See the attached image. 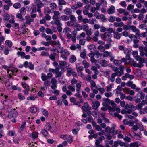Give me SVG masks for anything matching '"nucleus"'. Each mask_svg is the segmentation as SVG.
Masks as SVG:
<instances>
[{"label": "nucleus", "instance_id": "052dcab7", "mask_svg": "<svg viewBox=\"0 0 147 147\" xmlns=\"http://www.w3.org/2000/svg\"><path fill=\"white\" fill-rule=\"evenodd\" d=\"M67 24L69 26H72L74 24V22L71 21H68L67 22Z\"/></svg>", "mask_w": 147, "mask_h": 147}, {"label": "nucleus", "instance_id": "473e14b6", "mask_svg": "<svg viewBox=\"0 0 147 147\" xmlns=\"http://www.w3.org/2000/svg\"><path fill=\"white\" fill-rule=\"evenodd\" d=\"M110 71H102V73L103 75L107 78H109L110 75Z\"/></svg>", "mask_w": 147, "mask_h": 147}, {"label": "nucleus", "instance_id": "3c124183", "mask_svg": "<svg viewBox=\"0 0 147 147\" xmlns=\"http://www.w3.org/2000/svg\"><path fill=\"white\" fill-rule=\"evenodd\" d=\"M13 7L15 9L19 8L21 7V5L19 3H16L13 5Z\"/></svg>", "mask_w": 147, "mask_h": 147}, {"label": "nucleus", "instance_id": "79ce46f5", "mask_svg": "<svg viewBox=\"0 0 147 147\" xmlns=\"http://www.w3.org/2000/svg\"><path fill=\"white\" fill-rule=\"evenodd\" d=\"M19 11L20 13L22 15H25L26 12V9L24 7H22L20 10Z\"/></svg>", "mask_w": 147, "mask_h": 147}, {"label": "nucleus", "instance_id": "39448f33", "mask_svg": "<svg viewBox=\"0 0 147 147\" xmlns=\"http://www.w3.org/2000/svg\"><path fill=\"white\" fill-rule=\"evenodd\" d=\"M59 65L61 67H67L70 65L69 63L64 61H61L59 62Z\"/></svg>", "mask_w": 147, "mask_h": 147}, {"label": "nucleus", "instance_id": "bf43d9fd", "mask_svg": "<svg viewBox=\"0 0 147 147\" xmlns=\"http://www.w3.org/2000/svg\"><path fill=\"white\" fill-rule=\"evenodd\" d=\"M97 48L100 51V52H103L105 50L104 47L101 45L98 46Z\"/></svg>", "mask_w": 147, "mask_h": 147}, {"label": "nucleus", "instance_id": "13d9d810", "mask_svg": "<svg viewBox=\"0 0 147 147\" xmlns=\"http://www.w3.org/2000/svg\"><path fill=\"white\" fill-rule=\"evenodd\" d=\"M5 44L8 46L9 47H11L12 46V43L11 41L9 40H7L5 42Z\"/></svg>", "mask_w": 147, "mask_h": 147}, {"label": "nucleus", "instance_id": "37998d69", "mask_svg": "<svg viewBox=\"0 0 147 147\" xmlns=\"http://www.w3.org/2000/svg\"><path fill=\"white\" fill-rule=\"evenodd\" d=\"M63 31L64 33H68L71 32V31L69 28L66 27L63 29Z\"/></svg>", "mask_w": 147, "mask_h": 147}, {"label": "nucleus", "instance_id": "774afa93", "mask_svg": "<svg viewBox=\"0 0 147 147\" xmlns=\"http://www.w3.org/2000/svg\"><path fill=\"white\" fill-rule=\"evenodd\" d=\"M83 29L84 31H86L89 29V27L88 25L86 24L83 25Z\"/></svg>", "mask_w": 147, "mask_h": 147}, {"label": "nucleus", "instance_id": "5701e85b", "mask_svg": "<svg viewBox=\"0 0 147 147\" xmlns=\"http://www.w3.org/2000/svg\"><path fill=\"white\" fill-rule=\"evenodd\" d=\"M112 53L111 52H108L107 51H105L103 53V56L104 57H108L111 56Z\"/></svg>", "mask_w": 147, "mask_h": 147}, {"label": "nucleus", "instance_id": "2f4dec72", "mask_svg": "<svg viewBox=\"0 0 147 147\" xmlns=\"http://www.w3.org/2000/svg\"><path fill=\"white\" fill-rule=\"evenodd\" d=\"M10 18V16L8 14H5L3 17V19L4 21H8Z\"/></svg>", "mask_w": 147, "mask_h": 147}, {"label": "nucleus", "instance_id": "ea45409f", "mask_svg": "<svg viewBox=\"0 0 147 147\" xmlns=\"http://www.w3.org/2000/svg\"><path fill=\"white\" fill-rule=\"evenodd\" d=\"M76 87L77 88L76 89V91L78 92H80L81 90V85L80 83H77L76 85Z\"/></svg>", "mask_w": 147, "mask_h": 147}, {"label": "nucleus", "instance_id": "de8ad7c7", "mask_svg": "<svg viewBox=\"0 0 147 147\" xmlns=\"http://www.w3.org/2000/svg\"><path fill=\"white\" fill-rule=\"evenodd\" d=\"M113 62L115 65L117 66L121 64V61L118 60H114Z\"/></svg>", "mask_w": 147, "mask_h": 147}, {"label": "nucleus", "instance_id": "4468645a", "mask_svg": "<svg viewBox=\"0 0 147 147\" xmlns=\"http://www.w3.org/2000/svg\"><path fill=\"white\" fill-rule=\"evenodd\" d=\"M133 137L136 140H139L142 137V135L140 133H135L133 132L132 134Z\"/></svg>", "mask_w": 147, "mask_h": 147}, {"label": "nucleus", "instance_id": "f257e3e1", "mask_svg": "<svg viewBox=\"0 0 147 147\" xmlns=\"http://www.w3.org/2000/svg\"><path fill=\"white\" fill-rule=\"evenodd\" d=\"M101 38L104 40L107 41L108 43H113V42L111 39L112 34L108 32H105L101 36Z\"/></svg>", "mask_w": 147, "mask_h": 147}, {"label": "nucleus", "instance_id": "680f3d73", "mask_svg": "<svg viewBox=\"0 0 147 147\" xmlns=\"http://www.w3.org/2000/svg\"><path fill=\"white\" fill-rule=\"evenodd\" d=\"M115 17H113L112 16H111L109 19V21L111 22H113L115 21Z\"/></svg>", "mask_w": 147, "mask_h": 147}, {"label": "nucleus", "instance_id": "f03ea898", "mask_svg": "<svg viewBox=\"0 0 147 147\" xmlns=\"http://www.w3.org/2000/svg\"><path fill=\"white\" fill-rule=\"evenodd\" d=\"M61 53L60 56L64 60H66L67 59V56L70 55V52L66 49H63V47L60 52Z\"/></svg>", "mask_w": 147, "mask_h": 147}, {"label": "nucleus", "instance_id": "0e129e2a", "mask_svg": "<svg viewBox=\"0 0 147 147\" xmlns=\"http://www.w3.org/2000/svg\"><path fill=\"white\" fill-rule=\"evenodd\" d=\"M88 49L90 50H94L95 49V46L93 44L91 45L88 47Z\"/></svg>", "mask_w": 147, "mask_h": 147}, {"label": "nucleus", "instance_id": "423d86ee", "mask_svg": "<svg viewBox=\"0 0 147 147\" xmlns=\"http://www.w3.org/2000/svg\"><path fill=\"white\" fill-rule=\"evenodd\" d=\"M36 4L37 7V11L39 13H40L41 12V8L42 7L44 6V4L41 1Z\"/></svg>", "mask_w": 147, "mask_h": 147}, {"label": "nucleus", "instance_id": "09e8293b", "mask_svg": "<svg viewBox=\"0 0 147 147\" xmlns=\"http://www.w3.org/2000/svg\"><path fill=\"white\" fill-rule=\"evenodd\" d=\"M86 34L87 36H90L92 34V29L91 28L89 29L86 31Z\"/></svg>", "mask_w": 147, "mask_h": 147}, {"label": "nucleus", "instance_id": "b1692460", "mask_svg": "<svg viewBox=\"0 0 147 147\" xmlns=\"http://www.w3.org/2000/svg\"><path fill=\"white\" fill-rule=\"evenodd\" d=\"M139 113L141 114H144L147 113V106L141 109L140 110Z\"/></svg>", "mask_w": 147, "mask_h": 147}, {"label": "nucleus", "instance_id": "a878e982", "mask_svg": "<svg viewBox=\"0 0 147 147\" xmlns=\"http://www.w3.org/2000/svg\"><path fill=\"white\" fill-rule=\"evenodd\" d=\"M69 17L67 15H63L60 18V20H61L66 21L69 20Z\"/></svg>", "mask_w": 147, "mask_h": 147}, {"label": "nucleus", "instance_id": "20e7f679", "mask_svg": "<svg viewBox=\"0 0 147 147\" xmlns=\"http://www.w3.org/2000/svg\"><path fill=\"white\" fill-rule=\"evenodd\" d=\"M21 85L22 87L25 90H23V92L25 95H27L28 94V92L30 90L29 86L25 82H22Z\"/></svg>", "mask_w": 147, "mask_h": 147}, {"label": "nucleus", "instance_id": "f3484780", "mask_svg": "<svg viewBox=\"0 0 147 147\" xmlns=\"http://www.w3.org/2000/svg\"><path fill=\"white\" fill-rule=\"evenodd\" d=\"M125 69L124 67L122 65H121L119 66L120 71H119L117 73L119 76H121L124 74V71Z\"/></svg>", "mask_w": 147, "mask_h": 147}, {"label": "nucleus", "instance_id": "a18cd8bd", "mask_svg": "<svg viewBox=\"0 0 147 147\" xmlns=\"http://www.w3.org/2000/svg\"><path fill=\"white\" fill-rule=\"evenodd\" d=\"M58 4L59 5H64L66 3L64 0H58Z\"/></svg>", "mask_w": 147, "mask_h": 147}, {"label": "nucleus", "instance_id": "393cba45", "mask_svg": "<svg viewBox=\"0 0 147 147\" xmlns=\"http://www.w3.org/2000/svg\"><path fill=\"white\" fill-rule=\"evenodd\" d=\"M100 2V4L102 6L104 7H106L107 5L106 0H98Z\"/></svg>", "mask_w": 147, "mask_h": 147}, {"label": "nucleus", "instance_id": "49530a36", "mask_svg": "<svg viewBox=\"0 0 147 147\" xmlns=\"http://www.w3.org/2000/svg\"><path fill=\"white\" fill-rule=\"evenodd\" d=\"M30 111L32 113H35L37 111V108L35 107H32L30 108Z\"/></svg>", "mask_w": 147, "mask_h": 147}, {"label": "nucleus", "instance_id": "c85d7f7f", "mask_svg": "<svg viewBox=\"0 0 147 147\" xmlns=\"http://www.w3.org/2000/svg\"><path fill=\"white\" fill-rule=\"evenodd\" d=\"M72 11L70 8H66L64 10L65 13L67 15H70L72 13Z\"/></svg>", "mask_w": 147, "mask_h": 147}, {"label": "nucleus", "instance_id": "6e6552de", "mask_svg": "<svg viewBox=\"0 0 147 147\" xmlns=\"http://www.w3.org/2000/svg\"><path fill=\"white\" fill-rule=\"evenodd\" d=\"M26 24L28 25L31 24V22H34V19L31 18L29 16H26L25 17Z\"/></svg>", "mask_w": 147, "mask_h": 147}, {"label": "nucleus", "instance_id": "cd10ccee", "mask_svg": "<svg viewBox=\"0 0 147 147\" xmlns=\"http://www.w3.org/2000/svg\"><path fill=\"white\" fill-rule=\"evenodd\" d=\"M82 63L84 65V67L85 68H88L89 66V63L86 60H83L82 62Z\"/></svg>", "mask_w": 147, "mask_h": 147}, {"label": "nucleus", "instance_id": "e2e57ef3", "mask_svg": "<svg viewBox=\"0 0 147 147\" xmlns=\"http://www.w3.org/2000/svg\"><path fill=\"white\" fill-rule=\"evenodd\" d=\"M125 10V9L122 8H119L117 9V11L120 14L123 13Z\"/></svg>", "mask_w": 147, "mask_h": 147}, {"label": "nucleus", "instance_id": "603ef678", "mask_svg": "<svg viewBox=\"0 0 147 147\" xmlns=\"http://www.w3.org/2000/svg\"><path fill=\"white\" fill-rule=\"evenodd\" d=\"M86 53L85 51L82 52L80 53V56L83 59H85L86 57Z\"/></svg>", "mask_w": 147, "mask_h": 147}, {"label": "nucleus", "instance_id": "2eb2a0df", "mask_svg": "<svg viewBox=\"0 0 147 147\" xmlns=\"http://www.w3.org/2000/svg\"><path fill=\"white\" fill-rule=\"evenodd\" d=\"M115 131V129L113 127L110 128L109 126H107L105 129V131L109 133H113Z\"/></svg>", "mask_w": 147, "mask_h": 147}, {"label": "nucleus", "instance_id": "7ed1b4c3", "mask_svg": "<svg viewBox=\"0 0 147 147\" xmlns=\"http://www.w3.org/2000/svg\"><path fill=\"white\" fill-rule=\"evenodd\" d=\"M129 27L132 31L135 33L136 35L138 37H140V33L138 28H137L135 26L133 25L130 26Z\"/></svg>", "mask_w": 147, "mask_h": 147}, {"label": "nucleus", "instance_id": "c03bdc74", "mask_svg": "<svg viewBox=\"0 0 147 147\" xmlns=\"http://www.w3.org/2000/svg\"><path fill=\"white\" fill-rule=\"evenodd\" d=\"M18 98L21 100H24L25 98L23 95L21 93H19L18 94Z\"/></svg>", "mask_w": 147, "mask_h": 147}, {"label": "nucleus", "instance_id": "a19ab883", "mask_svg": "<svg viewBox=\"0 0 147 147\" xmlns=\"http://www.w3.org/2000/svg\"><path fill=\"white\" fill-rule=\"evenodd\" d=\"M69 17L70 21L74 22H75L76 21V18L74 15L72 14L70 15L69 16Z\"/></svg>", "mask_w": 147, "mask_h": 147}, {"label": "nucleus", "instance_id": "aec40b11", "mask_svg": "<svg viewBox=\"0 0 147 147\" xmlns=\"http://www.w3.org/2000/svg\"><path fill=\"white\" fill-rule=\"evenodd\" d=\"M132 65L135 67H141L143 66V64L142 63H137L136 62L133 61L132 62Z\"/></svg>", "mask_w": 147, "mask_h": 147}, {"label": "nucleus", "instance_id": "69168bd1", "mask_svg": "<svg viewBox=\"0 0 147 147\" xmlns=\"http://www.w3.org/2000/svg\"><path fill=\"white\" fill-rule=\"evenodd\" d=\"M97 89L99 90L101 94H103L105 92V89L103 88H97Z\"/></svg>", "mask_w": 147, "mask_h": 147}, {"label": "nucleus", "instance_id": "4c0bfd02", "mask_svg": "<svg viewBox=\"0 0 147 147\" xmlns=\"http://www.w3.org/2000/svg\"><path fill=\"white\" fill-rule=\"evenodd\" d=\"M90 83L91 85V90H93V88H97L95 83L93 80H91L90 81Z\"/></svg>", "mask_w": 147, "mask_h": 147}, {"label": "nucleus", "instance_id": "4be33fe9", "mask_svg": "<svg viewBox=\"0 0 147 147\" xmlns=\"http://www.w3.org/2000/svg\"><path fill=\"white\" fill-rule=\"evenodd\" d=\"M49 7L51 10H55L57 8V5L54 2H51L50 3Z\"/></svg>", "mask_w": 147, "mask_h": 147}, {"label": "nucleus", "instance_id": "c756f323", "mask_svg": "<svg viewBox=\"0 0 147 147\" xmlns=\"http://www.w3.org/2000/svg\"><path fill=\"white\" fill-rule=\"evenodd\" d=\"M54 20L55 24L57 26H61L62 25L61 23L60 20H59V18H53Z\"/></svg>", "mask_w": 147, "mask_h": 147}, {"label": "nucleus", "instance_id": "1a4fd4ad", "mask_svg": "<svg viewBox=\"0 0 147 147\" xmlns=\"http://www.w3.org/2000/svg\"><path fill=\"white\" fill-rule=\"evenodd\" d=\"M51 82L52 85L51 86V88L53 89L57 88V80L55 78H53L51 79Z\"/></svg>", "mask_w": 147, "mask_h": 147}, {"label": "nucleus", "instance_id": "a211bd4d", "mask_svg": "<svg viewBox=\"0 0 147 147\" xmlns=\"http://www.w3.org/2000/svg\"><path fill=\"white\" fill-rule=\"evenodd\" d=\"M76 59L75 56L74 55H71L70 57L69 61L71 63H73L76 61Z\"/></svg>", "mask_w": 147, "mask_h": 147}, {"label": "nucleus", "instance_id": "7c9ffc66", "mask_svg": "<svg viewBox=\"0 0 147 147\" xmlns=\"http://www.w3.org/2000/svg\"><path fill=\"white\" fill-rule=\"evenodd\" d=\"M114 33L113 36L114 38L117 39H119L121 38V34L118 32H113Z\"/></svg>", "mask_w": 147, "mask_h": 147}, {"label": "nucleus", "instance_id": "0eeeda50", "mask_svg": "<svg viewBox=\"0 0 147 147\" xmlns=\"http://www.w3.org/2000/svg\"><path fill=\"white\" fill-rule=\"evenodd\" d=\"M29 136L32 140H35L38 138V133L36 131H34L30 134Z\"/></svg>", "mask_w": 147, "mask_h": 147}, {"label": "nucleus", "instance_id": "ddd939ff", "mask_svg": "<svg viewBox=\"0 0 147 147\" xmlns=\"http://www.w3.org/2000/svg\"><path fill=\"white\" fill-rule=\"evenodd\" d=\"M115 7L113 5H111L107 10V12L109 14H112L115 12Z\"/></svg>", "mask_w": 147, "mask_h": 147}, {"label": "nucleus", "instance_id": "864d4df0", "mask_svg": "<svg viewBox=\"0 0 147 147\" xmlns=\"http://www.w3.org/2000/svg\"><path fill=\"white\" fill-rule=\"evenodd\" d=\"M68 88L72 92H74L75 90V87L72 85H69L68 87Z\"/></svg>", "mask_w": 147, "mask_h": 147}, {"label": "nucleus", "instance_id": "4d7b16f0", "mask_svg": "<svg viewBox=\"0 0 147 147\" xmlns=\"http://www.w3.org/2000/svg\"><path fill=\"white\" fill-rule=\"evenodd\" d=\"M17 54L21 56L22 58H24V56L25 55V53L23 52H18Z\"/></svg>", "mask_w": 147, "mask_h": 147}, {"label": "nucleus", "instance_id": "c9c22d12", "mask_svg": "<svg viewBox=\"0 0 147 147\" xmlns=\"http://www.w3.org/2000/svg\"><path fill=\"white\" fill-rule=\"evenodd\" d=\"M67 75L69 76L71 75V74L73 72V69L71 67H68L67 68Z\"/></svg>", "mask_w": 147, "mask_h": 147}, {"label": "nucleus", "instance_id": "f704fd0d", "mask_svg": "<svg viewBox=\"0 0 147 147\" xmlns=\"http://www.w3.org/2000/svg\"><path fill=\"white\" fill-rule=\"evenodd\" d=\"M22 15V14L20 13H18L16 15V18L19 19L20 21H24V19Z\"/></svg>", "mask_w": 147, "mask_h": 147}, {"label": "nucleus", "instance_id": "8fccbe9b", "mask_svg": "<svg viewBox=\"0 0 147 147\" xmlns=\"http://www.w3.org/2000/svg\"><path fill=\"white\" fill-rule=\"evenodd\" d=\"M98 19H100L102 21H105L106 20V18L105 16L102 14H100Z\"/></svg>", "mask_w": 147, "mask_h": 147}, {"label": "nucleus", "instance_id": "72a5a7b5", "mask_svg": "<svg viewBox=\"0 0 147 147\" xmlns=\"http://www.w3.org/2000/svg\"><path fill=\"white\" fill-rule=\"evenodd\" d=\"M100 63L102 66H106L107 65V61L105 60H102L100 62Z\"/></svg>", "mask_w": 147, "mask_h": 147}, {"label": "nucleus", "instance_id": "9d476101", "mask_svg": "<svg viewBox=\"0 0 147 147\" xmlns=\"http://www.w3.org/2000/svg\"><path fill=\"white\" fill-rule=\"evenodd\" d=\"M117 76H119L117 72L113 73L111 74V77L108 78V80H110L112 82H113L115 80V77Z\"/></svg>", "mask_w": 147, "mask_h": 147}, {"label": "nucleus", "instance_id": "9b49d317", "mask_svg": "<svg viewBox=\"0 0 147 147\" xmlns=\"http://www.w3.org/2000/svg\"><path fill=\"white\" fill-rule=\"evenodd\" d=\"M15 109H14L12 110L11 111L10 113V115L9 114V116L10 117H16L18 116V113L17 112L15 111Z\"/></svg>", "mask_w": 147, "mask_h": 147}, {"label": "nucleus", "instance_id": "f8f14e48", "mask_svg": "<svg viewBox=\"0 0 147 147\" xmlns=\"http://www.w3.org/2000/svg\"><path fill=\"white\" fill-rule=\"evenodd\" d=\"M104 102L102 103L103 106L107 107L108 105L111 104V100L109 98H105L103 99Z\"/></svg>", "mask_w": 147, "mask_h": 147}, {"label": "nucleus", "instance_id": "412c9836", "mask_svg": "<svg viewBox=\"0 0 147 147\" xmlns=\"http://www.w3.org/2000/svg\"><path fill=\"white\" fill-rule=\"evenodd\" d=\"M132 54L136 60H138L139 59L140 56L138 55V52L137 51H133L132 52Z\"/></svg>", "mask_w": 147, "mask_h": 147}, {"label": "nucleus", "instance_id": "6ab92c4d", "mask_svg": "<svg viewBox=\"0 0 147 147\" xmlns=\"http://www.w3.org/2000/svg\"><path fill=\"white\" fill-rule=\"evenodd\" d=\"M53 15L52 17V18H59V16L60 14V13L57 11H54L53 12Z\"/></svg>", "mask_w": 147, "mask_h": 147}, {"label": "nucleus", "instance_id": "5fc2aeb1", "mask_svg": "<svg viewBox=\"0 0 147 147\" xmlns=\"http://www.w3.org/2000/svg\"><path fill=\"white\" fill-rule=\"evenodd\" d=\"M41 78L43 81H45L48 79L47 76L45 74L42 73L41 74Z\"/></svg>", "mask_w": 147, "mask_h": 147}, {"label": "nucleus", "instance_id": "6e6d98bb", "mask_svg": "<svg viewBox=\"0 0 147 147\" xmlns=\"http://www.w3.org/2000/svg\"><path fill=\"white\" fill-rule=\"evenodd\" d=\"M45 31L46 32L47 34H51L53 33V32L51 30L50 28H46Z\"/></svg>", "mask_w": 147, "mask_h": 147}, {"label": "nucleus", "instance_id": "338daca9", "mask_svg": "<svg viewBox=\"0 0 147 147\" xmlns=\"http://www.w3.org/2000/svg\"><path fill=\"white\" fill-rule=\"evenodd\" d=\"M125 98L130 101H132L134 100L133 98L130 96H128L125 97Z\"/></svg>", "mask_w": 147, "mask_h": 147}, {"label": "nucleus", "instance_id": "bb28decb", "mask_svg": "<svg viewBox=\"0 0 147 147\" xmlns=\"http://www.w3.org/2000/svg\"><path fill=\"white\" fill-rule=\"evenodd\" d=\"M140 143L138 142H136L134 143H131L130 144V147H135L137 146H140Z\"/></svg>", "mask_w": 147, "mask_h": 147}, {"label": "nucleus", "instance_id": "e433bc0d", "mask_svg": "<svg viewBox=\"0 0 147 147\" xmlns=\"http://www.w3.org/2000/svg\"><path fill=\"white\" fill-rule=\"evenodd\" d=\"M124 24L123 22H114V26L116 27H122L123 26Z\"/></svg>", "mask_w": 147, "mask_h": 147}, {"label": "nucleus", "instance_id": "58836bf2", "mask_svg": "<svg viewBox=\"0 0 147 147\" xmlns=\"http://www.w3.org/2000/svg\"><path fill=\"white\" fill-rule=\"evenodd\" d=\"M94 56L96 55V58H99V57H100L102 56V54L99 53V51H95L94 52Z\"/></svg>", "mask_w": 147, "mask_h": 147}, {"label": "nucleus", "instance_id": "dca6fc26", "mask_svg": "<svg viewBox=\"0 0 147 147\" xmlns=\"http://www.w3.org/2000/svg\"><path fill=\"white\" fill-rule=\"evenodd\" d=\"M93 105L92 106V107L93 109H96L98 108L99 106L100 105V103L98 100H96L94 102H92Z\"/></svg>", "mask_w": 147, "mask_h": 147}]
</instances>
